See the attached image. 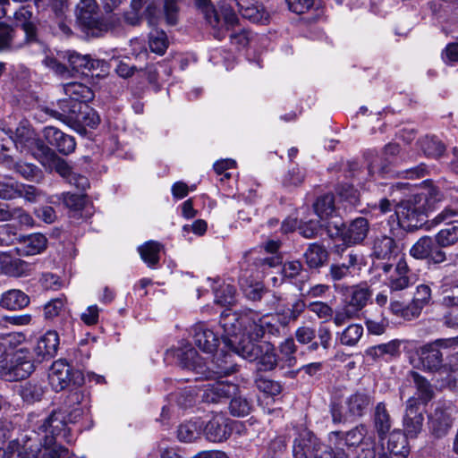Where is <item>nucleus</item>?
<instances>
[{"label": "nucleus", "instance_id": "1", "mask_svg": "<svg viewBox=\"0 0 458 458\" xmlns=\"http://www.w3.org/2000/svg\"><path fill=\"white\" fill-rule=\"evenodd\" d=\"M66 412V410L59 409L53 411L47 417L42 419H38V414H29V427L32 428V433L38 436L37 441L41 443L43 440L47 445H54L57 437L70 441Z\"/></svg>", "mask_w": 458, "mask_h": 458}, {"label": "nucleus", "instance_id": "2", "mask_svg": "<svg viewBox=\"0 0 458 458\" xmlns=\"http://www.w3.org/2000/svg\"><path fill=\"white\" fill-rule=\"evenodd\" d=\"M458 344V338H441L421 346L419 357L424 370L430 372L443 371L444 356L449 348Z\"/></svg>", "mask_w": 458, "mask_h": 458}, {"label": "nucleus", "instance_id": "3", "mask_svg": "<svg viewBox=\"0 0 458 458\" xmlns=\"http://www.w3.org/2000/svg\"><path fill=\"white\" fill-rule=\"evenodd\" d=\"M35 369L33 358L29 351L19 349L10 358L0 360V377L6 381L28 377Z\"/></svg>", "mask_w": 458, "mask_h": 458}, {"label": "nucleus", "instance_id": "4", "mask_svg": "<svg viewBox=\"0 0 458 458\" xmlns=\"http://www.w3.org/2000/svg\"><path fill=\"white\" fill-rule=\"evenodd\" d=\"M75 15L80 26L93 36H99L108 29L101 19L96 0H81L76 6Z\"/></svg>", "mask_w": 458, "mask_h": 458}, {"label": "nucleus", "instance_id": "5", "mask_svg": "<svg viewBox=\"0 0 458 458\" xmlns=\"http://www.w3.org/2000/svg\"><path fill=\"white\" fill-rule=\"evenodd\" d=\"M314 211L322 221L330 238L338 237L344 226L343 219L336 214L335 199L332 194H326L317 199L313 205Z\"/></svg>", "mask_w": 458, "mask_h": 458}, {"label": "nucleus", "instance_id": "6", "mask_svg": "<svg viewBox=\"0 0 458 458\" xmlns=\"http://www.w3.org/2000/svg\"><path fill=\"white\" fill-rule=\"evenodd\" d=\"M13 142L16 146L20 144L21 148L30 151L36 158L38 157L48 158L54 156V151L36 138L34 131L27 121L19 123L15 130Z\"/></svg>", "mask_w": 458, "mask_h": 458}, {"label": "nucleus", "instance_id": "7", "mask_svg": "<svg viewBox=\"0 0 458 458\" xmlns=\"http://www.w3.org/2000/svg\"><path fill=\"white\" fill-rule=\"evenodd\" d=\"M49 384L55 392L62 391L72 384L80 386L83 382V377L79 370L73 368L66 361L55 360L51 368L48 375Z\"/></svg>", "mask_w": 458, "mask_h": 458}, {"label": "nucleus", "instance_id": "8", "mask_svg": "<svg viewBox=\"0 0 458 458\" xmlns=\"http://www.w3.org/2000/svg\"><path fill=\"white\" fill-rule=\"evenodd\" d=\"M370 251L372 259L386 261L383 264L382 270L387 274L391 271L393 267L388 261L397 256L399 247L396 241L392 236L378 233L375 234L370 240Z\"/></svg>", "mask_w": 458, "mask_h": 458}, {"label": "nucleus", "instance_id": "9", "mask_svg": "<svg viewBox=\"0 0 458 458\" xmlns=\"http://www.w3.org/2000/svg\"><path fill=\"white\" fill-rule=\"evenodd\" d=\"M252 310L246 309L239 312H224L220 318V325L224 330L222 335L225 345H227V339L239 338L243 334L249 335L250 321H246L243 318L249 317L248 313Z\"/></svg>", "mask_w": 458, "mask_h": 458}, {"label": "nucleus", "instance_id": "10", "mask_svg": "<svg viewBox=\"0 0 458 458\" xmlns=\"http://www.w3.org/2000/svg\"><path fill=\"white\" fill-rule=\"evenodd\" d=\"M249 317H244L246 321H250V327H249V335L256 340H259L266 335L279 336L280 328L277 326V321L273 315L260 316L257 311L248 313Z\"/></svg>", "mask_w": 458, "mask_h": 458}, {"label": "nucleus", "instance_id": "11", "mask_svg": "<svg viewBox=\"0 0 458 458\" xmlns=\"http://www.w3.org/2000/svg\"><path fill=\"white\" fill-rule=\"evenodd\" d=\"M458 215V212L453 208H445L433 219L436 225L446 222L448 225L441 229L436 235L435 241L438 247L446 248L454 245L458 242V226L453 225V218Z\"/></svg>", "mask_w": 458, "mask_h": 458}, {"label": "nucleus", "instance_id": "12", "mask_svg": "<svg viewBox=\"0 0 458 458\" xmlns=\"http://www.w3.org/2000/svg\"><path fill=\"white\" fill-rule=\"evenodd\" d=\"M454 410V407L451 402H438L434 411L429 415L430 428L437 437L446 435L452 428Z\"/></svg>", "mask_w": 458, "mask_h": 458}, {"label": "nucleus", "instance_id": "13", "mask_svg": "<svg viewBox=\"0 0 458 458\" xmlns=\"http://www.w3.org/2000/svg\"><path fill=\"white\" fill-rule=\"evenodd\" d=\"M398 223L403 228L414 230L425 223V212L422 207H417L411 201L402 202L395 209Z\"/></svg>", "mask_w": 458, "mask_h": 458}, {"label": "nucleus", "instance_id": "14", "mask_svg": "<svg viewBox=\"0 0 458 458\" xmlns=\"http://www.w3.org/2000/svg\"><path fill=\"white\" fill-rule=\"evenodd\" d=\"M319 446V441L316 436L306 428H299L297 436L293 440V458H312L317 456L316 452Z\"/></svg>", "mask_w": 458, "mask_h": 458}, {"label": "nucleus", "instance_id": "15", "mask_svg": "<svg viewBox=\"0 0 458 458\" xmlns=\"http://www.w3.org/2000/svg\"><path fill=\"white\" fill-rule=\"evenodd\" d=\"M237 371V364L233 360V355L228 352H216L209 365L205 369V378H216L229 376Z\"/></svg>", "mask_w": 458, "mask_h": 458}, {"label": "nucleus", "instance_id": "16", "mask_svg": "<svg viewBox=\"0 0 458 458\" xmlns=\"http://www.w3.org/2000/svg\"><path fill=\"white\" fill-rule=\"evenodd\" d=\"M258 341L248 334H243L239 338L227 339L226 347L243 359L255 361L262 352L261 343H256Z\"/></svg>", "mask_w": 458, "mask_h": 458}, {"label": "nucleus", "instance_id": "17", "mask_svg": "<svg viewBox=\"0 0 458 458\" xmlns=\"http://www.w3.org/2000/svg\"><path fill=\"white\" fill-rule=\"evenodd\" d=\"M373 399L371 393L365 389L355 391L344 401L346 415L353 419L364 416L369 410Z\"/></svg>", "mask_w": 458, "mask_h": 458}, {"label": "nucleus", "instance_id": "18", "mask_svg": "<svg viewBox=\"0 0 458 458\" xmlns=\"http://www.w3.org/2000/svg\"><path fill=\"white\" fill-rule=\"evenodd\" d=\"M368 428L364 424H360L349 431H332L329 434V441L335 447L341 448L344 445L355 446L365 444L368 440Z\"/></svg>", "mask_w": 458, "mask_h": 458}, {"label": "nucleus", "instance_id": "19", "mask_svg": "<svg viewBox=\"0 0 458 458\" xmlns=\"http://www.w3.org/2000/svg\"><path fill=\"white\" fill-rule=\"evenodd\" d=\"M424 417L420 411V404L416 398L411 397L406 403V409L403 417V428L406 436L415 437L422 428Z\"/></svg>", "mask_w": 458, "mask_h": 458}, {"label": "nucleus", "instance_id": "20", "mask_svg": "<svg viewBox=\"0 0 458 458\" xmlns=\"http://www.w3.org/2000/svg\"><path fill=\"white\" fill-rule=\"evenodd\" d=\"M230 420L222 414H216L206 424L204 434L206 438L214 443H220L226 440L232 433Z\"/></svg>", "mask_w": 458, "mask_h": 458}, {"label": "nucleus", "instance_id": "21", "mask_svg": "<svg viewBox=\"0 0 458 458\" xmlns=\"http://www.w3.org/2000/svg\"><path fill=\"white\" fill-rule=\"evenodd\" d=\"M195 344L203 352L211 353L216 350L219 338L204 322L196 323L191 327Z\"/></svg>", "mask_w": 458, "mask_h": 458}, {"label": "nucleus", "instance_id": "22", "mask_svg": "<svg viewBox=\"0 0 458 458\" xmlns=\"http://www.w3.org/2000/svg\"><path fill=\"white\" fill-rule=\"evenodd\" d=\"M369 230V223L368 219L360 216L352 220L346 228L344 225L338 236H341L348 245L360 244L368 236Z\"/></svg>", "mask_w": 458, "mask_h": 458}, {"label": "nucleus", "instance_id": "23", "mask_svg": "<svg viewBox=\"0 0 458 458\" xmlns=\"http://www.w3.org/2000/svg\"><path fill=\"white\" fill-rule=\"evenodd\" d=\"M386 284L390 291H403L413 284L411 270L404 259H400L394 271L387 277Z\"/></svg>", "mask_w": 458, "mask_h": 458}, {"label": "nucleus", "instance_id": "24", "mask_svg": "<svg viewBox=\"0 0 458 458\" xmlns=\"http://www.w3.org/2000/svg\"><path fill=\"white\" fill-rule=\"evenodd\" d=\"M239 392V386L236 384L228 381H216L205 385L203 400L207 403H218L222 399L230 398Z\"/></svg>", "mask_w": 458, "mask_h": 458}, {"label": "nucleus", "instance_id": "25", "mask_svg": "<svg viewBox=\"0 0 458 458\" xmlns=\"http://www.w3.org/2000/svg\"><path fill=\"white\" fill-rule=\"evenodd\" d=\"M44 136L47 141L50 145L55 147L63 155H69L75 150V139L71 135L65 134L55 127L49 126L45 128Z\"/></svg>", "mask_w": 458, "mask_h": 458}, {"label": "nucleus", "instance_id": "26", "mask_svg": "<svg viewBox=\"0 0 458 458\" xmlns=\"http://www.w3.org/2000/svg\"><path fill=\"white\" fill-rule=\"evenodd\" d=\"M344 302L360 312L367 304L371 297L369 288L365 284L353 285L350 287H341L344 291Z\"/></svg>", "mask_w": 458, "mask_h": 458}, {"label": "nucleus", "instance_id": "27", "mask_svg": "<svg viewBox=\"0 0 458 458\" xmlns=\"http://www.w3.org/2000/svg\"><path fill=\"white\" fill-rule=\"evenodd\" d=\"M194 4L199 11L203 14L206 21L215 30L214 37L219 40L225 36L222 30L223 24L220 21L218 13L211 0H194Z\"/></svg>", "mask_w": 458, "mask_h": 458}, {"label": "nucleus", "instance_id": "28", "mask_svg": "<svg viewBox=\"0 0 458 458\" xmlns=\"http://www.w3.org/2000/svg\"><path fill=\"white\" fill-rule=\"evenodd\" d=\"M20 245L15 250L20 256H33L43 252L47 248V240L42 233H32L18 240Z\"/></svg>", "mask_w": 458, "mask_h": 458}, {"label": "nucleus", "instance_id": "29", "mask_svg": "<svg viewBox=\"0 0 458 458\" xmlns=\"http://www.w3.org/2000/svg\"><path fill=\"white\" fill-rule=\"evenodd\" d=\"M0 268L7 276L21 277L30 275L33 266L19 258H13L3 253L0 255Z\"/></svg>", "mask_w": 458, "mask_h": 458}, {"label": "nucleus", "instance_id": "30", "mask_svg": "<svg viewBox=\"0 0 458 458\" xmlns=\"http://www.w3.org/2000/svg\"><path fill=\"white\" fill-rule=\"evenodd\" d=\"M236 5L242 16L253 23L267 24L269 21V13L261 4L250 3L249 0H239Z\"/></svg>", "mask_w": 458, "mask_h": 458}, {"label": "nucleus", "instance_id": "31", "mask_svg": "<svg viewBox=\"0 0 458 458\" xmlns=\"http://www.w3.org/2000/svg\"><path fill=\"white\" fill-rule=\"evenodd\" d=\"M58 346V333L55 330H49L39 337L34 351L39 359L46 360L53 358L56 354Z\"/></svg>", "mask_w": 458, "mask_h": 458}, {"label": "nucleus", "instance_id": "32", "mask_svg": "<svg viewBox=\"0 0 458 458\" xmlns=\"http://www.w3.org/2000/svg\"><path fill=\"white\" fill-rule=\"evenodd\" d=\"M176 357L183 369L195 371L197 374L205 373V367L202 364L201 357L191 345L178 349L176 351Z\"/></svg>", "mask_w": 458, "mask_h": 458}, {"label": "nucleus", "instance_id": "33", "mask_svg": "<svg viewBox=\"0 0 458 458\" xmlns=\"http://www.w3.org/2000/svg\"><path fill=\"white\" fill-rule=\"evenodd\" d=\"M373 424L381 440L386 437L392 428L391 416L386 409V403L383 402L378 403L374 409Z\"/></svg>", "mask_w": 458, "mask_h": 458}, {"label": "nucleus", "instance_id": "34", "mask_svg": "<svg viewBox=\"0 0 458 458\" xmlns=\"http://www.w3.org/2000/svg\"><path fill=\"white\" fill-rule=\"evenodd\" d=\"M30 302V297L25 293L12 289L2 294L0 306L9 310H19L26 308Z\"/></svg>", "mask_w": 458, "mask_h": 458}, {"label": "nucleus", "instance_id": "35", "mask_svg": "<svg viewBox=\"0 0 458 458\" xmlns=\"http://www.w3.org/2000/svg\"><path fill=\"white\" fill-rule=\"evenodd\" d=\"M47 387L38 381H28L20 386L19 394L24 403L33 404L43 399Z\"/></svg>", "mask_w": 458, "mask_h": 458}, {"label": "nucleus", "instance_id": "36", "mask_svg": "<svg viewBox=\"0 0 458 458\" xmlns=\"http://www.w3.org/2000/svg\"><path fill=\"white\" fill-rule=\"evenodd\" d=\"M41 450L33 445L21 446L17 440L10 441L1 458H34Z\"/></svg>", "mask_w": 458, "mask_h": 458}, {"label": "nucleus", "instance_id": "37", "mask_svg": "<svg viewBox=\"0 0 458 458\" xmlns=\"http://www.w3.org/2000/svg\"><path fill=\"white\" fill-rule=\"evenodd\" d=\"M386 449L394 455V458H406L410 453L407 436L400 431L390 434Z\"/></svg>", "mask_w": 458, "mask_h": 458}, {"label": "nucleus", "instance_id": "38", "mask_svg": "<svg viewBox=\"0 0 458 458\" xmlns=\"http://www.w3.org/2000/svg\"><path fill=\"white\" fill-rule=\"evenodd\" d=\"M64 94L68 98L86 104L94 98L91 89L83 83L72 81L63 85Z\"/></svg>", "mask_w": 458, "mask_h": 458}, {"label": "nucleus", "instance_id": "39", "mask_svg": "<svg viewBox=\"0 0 458 458\" xmlns=\"http://www.w3.org/2000/svg\"><path fill=\"white\" fill-rule=\"evenodd\" d=\"M262 352L259 354L258 358V369L261 371H270L274 369L276 365L280 362L276 356V349L268 342L261 343Z\"/></svg>", "mask_w": 458, "mask_h": 458}, {"label": "nucleus", "instance_id": "40", "mask_svg": "<svg viewBox=\"0 0 458 458\" xmlns=\"http://www.w3.org/2000/svg\"><path fill=\"white\" fill-rule=\"evenodd\" d=\"M162 245L156 241H148L138 248L142 260L151 268H155L160 260Z\"/></svg>", "mask_w": 458, "mask_h": 458}, {"label": "nucleus", "instance_id": "41", "mask_svg": "<svg viewBox=\"0 0 458 458\" xmlns=\"http://www.w3.org/2000/svg\"><path fill=\"white\" fill-rule=\"evenodd\" d=\"M304 257L310 268H318L327 261L328 252L322 244L314 242L309 245Z\"/></svg>", "mask_w": 458, "mask_h": 458}, {"label": "nucleus", "instance_id": "42", "mask_svg": "<svg viewBox=\"0 0 458 458\" xmlns=\"http://www.w3.org/2000/svg\"><path fill=\"white\" fill-rule=\"evenodd\" d=\"M83 105L84 104L80 101H75L68 98L61 99L58 101V106L61 112L54 111V115L57 114L59 119L69 120L74 123L81 108H83Z\"/></svg>", "mask_w": 458, "mask_h": 458}, {"label": "nucleus", "instance_id": "43", "mask_svg": "<svg viewBox=\"0 0 458 458\" xmlns=\"http://www.w3.org/2000/svg\"><path fill=\"white\" fill-rule=\"evenodd\" d=\"M363 335V327L360 324H350L342 332L336 333V339L345 346H355Z\"/></svg>", "mask_w": 458, "mask_h": 458}, {"label": "nucleus", "instance_id": "44", "mask_svg": "<svg viewBox=\"0 0 458 458\" xmlns=\"http://www.w3.org/2000/svg\"><path fill=\"white\" fill-rule=\"evenodd\" d=\"M240 286L246 298L250 301H259L264 295L269 293L260 282H250L248 278H240Z\"/></svg>", "mask_w": 458, "mask_h": 458}, {"label": "nucleus", "instance_id": "45", "mask_svg": "<svg viewBox=\"0 0 458 458\" xmlns=\"http://www.w3.org/2000/svg\"><path fill=\"white\" fill-rule=\"evenodd\" d=\"M202 422L187 421L179 426L177 429V437L181 442H192L200 436Z\"/></svg>", "mask_w": 458, "mask_h": 458}, {"label": "nucleus", "instance_id": "46", "mask_svg": "<svg viewBox=\"0 0 458 458\" xmlns=\"http://www.w3.org/2000/svg\"><path fill=\"white\" fill-rule=\"evenodd\" d=\"M168 45V38L164 30L155 29L149 33L148 46L153 53L160 55H164Z\"/></svg>", "mask_w": 458, "mask_h": 458}, {"label": "nucleus", "instance_id": "47", "mask_svg": "<svg viewBox=\"0 0 458 458\" xmlns=\"http://www.w3.org/2000/svg\"><path fill=\"white\" fill-rule=\"evenodd\" d=\"M284 276L291 280H298L302 285L303 282L308 278V272L303 269L300 261L293 260L284 263L283 267Z\"/></svg>", "mask_w": 458, "mask_h": 458}, {"label": "nucleus", "instance_id": "48", "mask_svg": "<svg viewBox=\"0 0 458 458\" xmlns=\"http://www.w3.org/2000/svg\"><path fill=\"white\" fill-rule=\"evenodd\" d=\"M433 245L434 242L431 237L423 236L412 245L410 254L416 259H428Z\"/></svg>", "mask_w": 458, "mask_h": 458}, {"label": "nucleus", "instance_id": "49", "mask_svg": "<svg viewBox=\"0 0 458 458\" xmlns=\"http://www.w3.org/2000/svg\"><path fill=\"white\" fill-rule=\"evenodd\" d=\"M66 298L60 296L52 299L44 306V317L47 320H52L55 318L63 317L65 311Z\"/></svg>", "mask_w": 458, "mask_h": 458}, {"label": "nucleus", "instance_id": "50", "mask_svg": "<svg viewBox=\"0 0 458 458\" xmlns=\"http://www.w3.org/2000/svg\"><path fill=\"white\" fill-rule=\"evenodd\" d=\"M74 123L94 129L99 124L100 117L93 108L84 104L83 108H81L80 113H78Z\"/></svg>", "mask_w": 458, "mask_h": 458}, {"label": "nucleus", "instance_id": "51", "mask_svg": "<svg viewBox=\"0 0 458 458\" xmlns=\"http://www.w3.org/2000/svg\"><path fill=\"white\" fill-rule=\"evenodd\" d=\"M420 148L424 154L432 158L440 157L445 150V145L434 137H426L420 142Z\"/></svg>", "mask_w": 458, "mask_h": 458}, {"label": "nucleus", "instance_id": "52", "mask_svg": "<svg viewBox=\"0 0 458 458\" xmlns=\"http://www.w3.org/2000/svg\"><path fill=\"white\" fill-rule=\"evenodd\" d=\"M279 351L281 354V358H279L280 361L284 363V366L293 367L296 363V358L294 353L297 351V346L294 343L293 338L289 337L282 342L279 345Z\"/></svg>", "mask_w": 458, "mask_h": 458}, {"label": "nucleus", "instance_id": "53", "mask_svg": "<svg viewBox=\"0 0 458 458\" xmlns=\"http://www.w3.org/2000/svg\"><path fill=\"white\" fill-rule=\"evenodd\" d=\"M411 378L417 387L419 398L425 403L433 397V390L429 382L418 372H411Z\"/></svg>", "mask_w": 458, "mask_h": 458}, {"label": "nucleus", "instance_id": "54", "mask_svg": "<svg viewBox=\"0 0 458 458\" xmlns=\"http://www.w3.org/2000/svg\"><path fill=\"white\" fill-rule=\"evenodd\" d=\"M239 392L231 396V402L229 403V411L233 416L243 417L250 413L251 410L250 403L242 395L238 394Z\"/></svg>", "mask_w": 458, "mask_h": 458}, {"label": "nucleus", "instance_id": "55", "mask_svg": "<svg viewBox=\"0 0 458 458\" xmlns=\"http://www.w3.org/2000/svg\"><path fill=\"white\" fill-rule=\"evenodd\" d=\"M14 171L24 179L31 182H39L42 173L36 165L28 163L17 162L13 164Z\"/></svg>", "mask_w": 458, "mask_h": 458}, {"label": "nucleus", "instance_id": "56", "mask_svg": "<svg viewBox=\"0 0 458 458\" xmlns=\"http://www.w3.org/2000/svg\"><path fill=\"white\" fill-rule=\"evenodd\" d=\"M336 193L341 200L351 206H356L360 202V192L350 183H341L336 188Z\"/></svg>", "mask_w": 458, "mask_h": 458}, {"label": "nucleus", "instance_id": "57", "mask_svg": "<svg viewBox=\"0 0 458 458\" xmlns=\"http://www.w3.org/2000/svg\"><path fill=\"white\" fill-rule=\"evenodd\" d=\"M17 30L0 22V50H7L21 47V43H15Z\"/></svg>", "mask_w": 458, "mask_h": 458}, {"label": "nucleus", "instance_id": "58", "mask_svg": "<svg viewBox=\"0 0 458 458\" xmlns=\"http://www.w3.org/2000/svg\"><path fill=\"white\" fill-rule=\"evenodd\" d=\"M440 288L443 295V305L450 308H458V284L450 285L445 280Z\"/></svg>", "mask_w": 458, "mask_h": 458}, {"label": "nucleus", "instance_id": "59", "mask_svg": "<svg viewBox=\"0 0 458 458\" xmlns=\"http://www.w3.org/2000/svg\"><path fill=\"white\" fill-rule=\"evenodd\" d=\"M359 312L356 311V310H353V308H351L344 303L342 307L334 310L332 319L336 327H342L348 321L357 318Z\"/></svg>", "mask_w": 458, "mask_h": 458}, {"label": "nucleus", "instance_id": "60", "mask_svg": "<svg viewBox=\"0 0 458 458\" xmlns=\"http://www.w3.org/2000/svg\"><path fill=\"white\" fill-rule=\"evenodd\" d=\"M307 309L311 313L315 314L323 322H327L332 319L334 315V310L327 302L323 301H312L307 306Z\"/></svg>", "mask_w": 458, "mask_h": 458}, {"label": "nucleus", "instance_id": "61", "mask_svg": "<svg viewBox=\"0 0 458 458\" xmlns=\"http://www.w3.org/2000/svg\"><path fill=\"white\" fill-rule=\"evenodd\" d=\"M235 287L229 284H224L215 291V301L220 305H231L234 301Z\"/></svg>", "mask_w": 458, "mask_h": 458}, {"label": "nucleus", "instance_id": "62", "mask_svg": "<svg viewBox=\"0 0 458 458\" xmlns=\"http://www.w3.org/2000/svg\"><path fill=\"white\" fill-rule=\"evenodd\" d=\"M182 0H164V15L168 25H175L179 18V2Z\"/></svg>", "mask_w": 458, "mask_h": 458}, {"label": "nucleus", "instance_id": "63", "mask_svg": "<svg viewBox=\"0 0 458 458\" xmlns=\"http://www.w3.org/2000/svg\"><path fill=\"white\" fill-rule=\"evenodd\" d=\"M255 385L259 391L273 396L279 394L282 391V386L278 382L263 377H258L255 379Z\"/></svg>", "mask_w": 458, "mask_h": 458}, {"label": "nucleus", "instance_id": "64", "mask_svg": "<svg viewBox=\"0 0 458 458\" xmlns=\"http://www.w3.org/2000/svg\"><path fill=\"white\" fill-rule=\"evenodd\" d=\"M19 240L17 229L10 225L4 224L0 225V246H9L15 243Z\"/></svg>", "mask_w": 458, "mask_h": 458}]
</instances>
